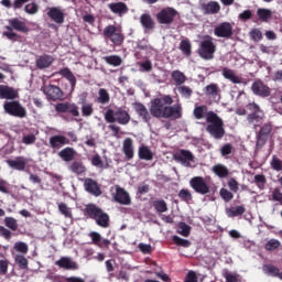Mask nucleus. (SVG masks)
<instances>
[{
  "label": "nucleus",
  "mask_w": 282,
  "mask_h": 282,
  "mask_svg": "<svg viewBox=\"0 0 282 282\" xmlns=\"http://www.w3.org/2000/svg\"><path fill=\"white\" fill-rule=\"evenodd\" d=\"M171 95H163L150 101V116L153 118H165L166 120H180L183 116L182 104L173 105Z\"/></svg>",
  "instance_id": "f257e3e1"
},
{
  "label": "nucleus",
  "mask_w": 282,
  "mask_h": 282,
  "mask_svg": "<svg viewBox=\"0 0 282 282\" xmlns=\"http://www.w3.org/2000/svg\"><path fill=\"white\" fill-rule=\"evenodd\" d=\"M84 215L87 219H93L100 228H109L110 226L109 214L96 204H87L84 208Z\"/></svg>",
  "instance_id": "f03ea898"
},
{
  "label": "nucleus",
  "mask_w": 282,
  "mask_h": 282,
  "mask_svg": "<svg viewBox=\"0 0 282 282\" xmlns=\"http://www.w3.org/2000/svg\"><path fill=\"white\" fill-rule=\"evenodd\" d=\"M206 127L207 133L215 138V140H221L226 135V129H224V119L220 118L215 111L207 113Z\"/></svg>",
  "instance_id": "7ed1b4c3"
},
{
  "label": "nucleus",
  "mask_w": 282,
  "mask_h": 282,
  "mask_svg": "<svg viewBox=\"0 0 282 282\" xmlns=\"http://www.w3.org/2000/svg\"><path fill=\"white\" fill-rule=\"evenodd\" d=\"M106 43H111L112 47H122L124 43V33L113 24H109L102 32Z\"/></svg>",
  "instance_id": "20e7f679"
},
{
  "label": "nucleus",
  "mask_w": 282,
  "mask_h": 282,
  "mask_svg": "<svg viewBox=\"0 0 282 282\" xmlns=\"http://www.w3.org/2000/svg\"><path fill=\"white\" fill-rule=\"evenodd\" d=\"M4 28L7 29V31H4L2 35L6 36V39H8L9 41H14V39H19V35L15 32H22V34H28V32H30V28H28V24L21 21L19 18L10 19L9 25Z\"/></svg>",
  "instance_id": "39448f33"
},
{
  "label": "nucleus",
  "mask_w": 282,
  "mask_h": 282,
  "mask_svg": "<svg viewBox=\"0 0 282 282\" xmlns=\"http://www.w3.org/2000/svg\"><path fill=\"white\" fill-rule=\"evenodd\" d=\"M104 118L109 124L117 122L118 124L127 126L129 122H131V115H129V111L121 107L117 108L116 110L108 109L105 112Z\"/></svg>",
  "instance_id": "423d86ee"
},
{
  "label": "nucleus",
  "mask_w": 282,
  "mask_h": 282,
  "mask_svg": "<svg viewBox=\"0 0 282 282\" xmlns=\"http://www.w3.org/2000/svg\"><path fill=\"white\" fill-rule=\"evenodd\" d=\"M247 109L250 111V113L247 116V122L257 131V128L263 124V120H265V113L256 102L249 104Z\"/></svg>",
  "instance_id": "0eeeda50"
},
{
  "label": "nucleus",
  "mask_w": 282,
  "mask_h": 282,
  "mask_svg": "<svg viewBox=\"0 0 282 282\" xmlns=\"http://www.w3.org/2000/svg\"><path fill=\"white\" fill-rule=\"evenodd\" d=\"M215 52H217V46L213 42V37L208 36L207 40L200 42L198 48V56L204 58V61H213L215 58Z\"/></svg>",
  "instance_id": "6e6552de"
},
{
  "label": "nucleus",
  "mask_w": 282,
  "mask_h": 282,
  "mask_svg": "<svg viewBox=\"0 0 282 282\" xmlns=\"http://www.w3.org/2000/svg\"><path fill=\"white\" fill-rule=\"evenodd\" d=\"M11 100L12 101H7L3 105L6 113L13 116L14 118H25L28 116V110H25V107H23L19 100Z\"/></svg>",
  "instance_id": "1a4fd4ad"
},
{
  "label": "nucleus",
  "mask_w": 282,
  "mask_h": 282,
  "mask_svg": "<svg viewBox=\"0 0 282 282\" xmlns=\"http://www.w3.org/2000/svg\"><path fill=\"white\" fill-rule=\"evenodd\" d=\"M54 109L56 113L59 116L63 113H69V116H73V118H79L80 117V111L78 110V105L69 101H63V102H57L54 106Z\"/></svg>",
  "instance_id": "9d476101"
},
{
  "label": "nucleus",
  "mask_w": 282,
  "mask_h": 282,
  "mask_svg": "<svg viewBox=\"0 0 282 282\" xmlns=\"http://www.w3.org/2000/svg\"><path fill=\"white\" fill-rule=\"evenodd\" d=\"M177 10L173 7L163 8L159 13H156V21L161 25H171L177 17Z\"/></svg>",
  "instance_id": "9b49d317"
},
{
  "label": "nucleus",
  "mask_w": 282,
  "mask_h": 282,
  "mask_svg": "<svg viewBox=\"0 0 282 282\" xmlns=\"http://www.w3.org/2000/svg\"><path fill=\"white\" fill-rule=\"evenodd\" d=\"M189 186L198 193V195H208L210 193V185L206 182V178L202 176H194L189 180Z\"/></svg>",
  "instance_id": "f8f14e48"
},
{
  "label": "nucleus",
  "mask_w": 282,
  "mask_h": 282,
  "mask_svg": "<svg viewBox=\"0 0 282 282\" xmlns=\"http://www.w3.org/2000/svg\"><path fill=\"white\" fill-rule=\"evenodd\" d=\"M270 133H272V122L264 123L259 132L256 134V147L257 149H263L268 143V139L270 138Z\"/></svg>",
  "instance_id": "ddd939ff"
},
{
  "label": "nucleus",
  "mask_w": 282,
  "mask_h": 282,
  "mask_svg": "<svg viewBox=\"0 0 282 282\" xmlns=\"http://www.w3.org/2000/svg\"><path fill=\"white\" fill-rule=\"evenodd\" d=\"M214 34L218 39H232L235 32L232 31V24L230 22H223L215 26Z\"/></svg>",
  "instance_id": "4468645a"
},
{
  "label": "nucleus",
  "mask_w": 282,
  "mask_h": 282,
  "mask_svg": "<svg viewBox=\"0 0 282 282\" xmlns=\"http://www.w3.org/2000/svg\"><path fill=\"white\" fill-rule=\"evenodd\" d=\"M44 94L48 98V100H65V93L61 89V87L55 85H48L44 88Z\"/></svg>",
  "instance_id": "2eb2a0df"
},
{
  "label": "nucleus",
  "mask_w": 282,
  "mask_h": 282,
  "mask_svg": "<svg viewBox=\"0 0 282 282\" xmlns=\"http://www.w3.org/2000/svg\"><path fill=\"white\" fill-rule=\"evenodd\" d=\"M67 144H72V141L63 134H55L48 140V147L54 151H58L63 149V147H67Z\"/></svg>",
  "instance_id": "dca6fc26"
},
{
  "label": "nucleus",
  "mask_w": 282,
  "mask_h": 282,
  "mask_svg": "<svg viewBox=\"0 0 282 282\" xmlns=\"http://www.w3.org/2000/svg\"><path fill=\"white\" fill-rule=\"evenodd\" d=\"M251 90L254 96H260V98H268L270 94H272V90L268 87V85H264L261 79L253 82L251 85Z\"/></svg>",
  "instance_id": "f3484780"
},
{
  "label": "nucleus",
  "mask_w": 282,
  "mask_h": 282,
  "mask_svg": "<svg viewBox=\"0 0 282 282\" xmlns=\"http://www.w3.org/2000/svg\"><path fill=\"white\" fill-rule=\"evenodd\" d=\"M174 160H176V162H181V164L188 167L191 166V162L195 161V155H193V152H191L189 150L183 149L175 152Z\"/></svg>",
  "instance_id": "a211bd4d"
},
{
  "label": "nucleus",
  "mask_w": 282,
  "mask_h": 282,
  "mask_svg": "<svg viewBox=\"0 0 282 282\" xmlns=\"http://www.w3.org/2000/svg\"><path fill=\"white\" fill-rule=\"evenodd\" d=\"M113 199L117 204H121L122 206H131V196L129 195V192L120 186L116 187Z\"/></svg>",
  "instance_id": "6ab92c4d"
},
{
  "label": "nucleus",
  "mask_w": 282,
  "mask_h": 282,
  "mask_svg": "<svg viewBox=\"0 0 282 282\" xmlns=\"http://www.w3.org/2000/svg\"><path fill=\"white\" fill-rule=\"evenodd\" d=\"M47 17H50L54 23H57V25L65 23V12H63L59 7L48 8Z\"/></svg>",
  "instance_id": "aec40b11"
},
{
  "label": "nucleus",
  "mask_w": 282,
  "mask_h": 282,
  "mask_svg": "<svg viewBox=\"0 0 282 282\" xmlns=\"http://www.w3.org/2000/svg\"><path fill=\"white\" fill-rule=\"evenodd\" d=\"M19 90L13 87L0 85V100H17Z\"/></svg>",
  "instance_id": "412c9836"
},
{
  "label": "nucleus",
  "mask_w": 282,
  "mask_h": 282,
  "mask_svg": "<svg viewBox=\"0 0 282 282\" xmlns=\"http://www.w3.org/2000/svg\"><path fill=\"white\" fill-rule=\"evenodd\" d=\"M122 153L129 162L135 156V148L133 147V139L126 138L122 142Z\"/></svg>",
  "instance_id": "4be33fe9"
},
{
  "label": "nucleus",
  "mask_w": 282,
  "mask_h": 282,
  "mask_svg": "<svg viewBox=\"0 0 282 282\" xmlns=\"http://www.w3.org/2000/svg\"><path fill=\"white\" fill-rule=\"evenodd\" d=\"M85 191L94 195L95 197H100L102 195V191L94 178H86L84 182Z\"/></svg>",
  "instance_id": "5701e85b"
},
{
  "label": "nucleus",
  "mask_w": 282,
  "mask_h": 282,
  "mask_svg": "<svg viewBox=\"0 0 282 282\" xmlns=\"http://www.w3.org/2000/svg\"><path fill=\"white\" fill-rule=\"evenodd\" d=\"M29 160L25 156H17L15 159L7 160L8 166L13 169L14 171H25V166H28Z\"/></svg>",
  "instance_id": "b1692460"
},
{
  "label": "nucleus",
  "mask_w": 282,
  "mask_h": 282,
  "mask_svg": "<svg viewBox=\"0 0 282 282\" xmlns=\"http://www.w3.org/2000/svg\"><path fill=\"white\" fill-rule=\"evenodd\" d=\"M58 74L59 76H62V78H66V80H68L70 85L69 94H74L76 89V83H77L76 76H74V73H72L69 68L64 67L58 70Z\"/></svg>",
  "instance_id": "393cba45"
},
{
  "label": "nucleus",
  "mask_w": 282,
  "mask_h": 282,
  "mask_svg": "<svg viewBox=\"0 0 282 282\" xmlns=\"http://www.w3.org/2000/svg\"><path fill=\"white\" fill-rule=\"evenodd\" d=\"M55 265L63 270H78V263L69 257H62L59 260H56Z\"/></svg>",
  "instance_id": "a878e982"
},
{
  "label": "nucleus",
  "mask_w": 282,
  "mask_h": 282,
  "mask_svg": "<svg viewBox=\"0 0 282 282\" xmlns=\"http://www.w3.org/2000/svg\"><path fill=\"white\" fill-rule=\"evenodd\" d=\"M52 63H54V56L43 54L35 61V66L37 69H47V67H52Z\"/></svg>",
  "instance_id": "bb28decb"
},
{
  "label": "nucleus",
  "mask_w": 282,
  "mask_h": 282,
  "mask_svg": "<svg viewBox=\"0 0 282 282\" xmlns=\"http://www.w3.org/2000/svg\"><path fill=\"white\" fill-rule=\"evenodd\" d=\"M108 8L112 14H118V17H122L129 12V7L124 2H111L108 4Z\"/></svg>",
  "instance_id": "cd10ccee"
},
{
  "label": "nucleus",
  "mask_w": 282,
  "mask_h": 282,
  "mask_svg": "<svg viewBox=\"0 0 282 282\" xmlns=\"http://www.w3.org/2000/svg\"><path fill=\"white\" fill-rule=\"evenodd\" d=\"M200 10L204 14H219V10H221V6L217 1H209L208 3L200 4Z\"/></svg>",
  "instance_id": "c85d7f7f"
},
{
  "label": "nucleus",
  "mask_w": 282,
  "mask_h": 282,
  "mask_svg": "<svg viewBox=\"0 0 282 282\" xmlns=\"http://www.w3.org/2000/svg\"><path fill=\"white\" fill-rule=\"evenodd\" d=\"M57 155L61 158V160H63V162H73V160L76 158V150L74 148L66 147L62 149Z\"/></svg>",
  "instance_id": "c756f323"
},
{
  "label": "nucleus",
  "mask_w": 282,
  "mask_h": 282,
  "mask_svg": "<svg viewBox=\"0 0 282 282\" xmlns=\"http://www.w3.org/2000/svg\"><path fill=\"white\" fill-rule=\"evenodd\" d=\"M134 111L138 113L139 118H142L143 122L149 124L151 122V115L149 113V109L144 104H135Z\"/></svg>",
  "instance_id": "7c9ffc66"
},
{
  "label": "nucleus",
  "mask_w": 282,
  "mask_h": 282,
  "mask_svg": "<svg viewBox=\"0 0 282 282\" xmlns=\"http://www.w3.org/2000/svg\"><path fill=\"white\" fill-rule=\"evenodd\" d=\"M223 76L224 78H226V80H230V83H234V85H241V77L237 76V73H235L234 69L224 67Z\"/></svg>",
  "instance_id": "2f4dec72"
},
{
  "label": "nucleus",
  "mask_w": 282,
  "mask_h": 282,
  "mask_svg": "<svg viewBox=\"0 0 282 282\" xmlns=\"http://www.w3.org/2000/svg\"><path fill=\"white\" fill-rule=\"evenodd\" d=\"M68 171H70V173H74L75 175H83V173H87V167L85 166L83 161H74L68 166Z\"/></svg>",
  "instance_id": "473e14b6"
},
{
  "label": "nucleus",
  "mask_w": 282,
  "mask_h": 282,
  "mask_svg": "<svg viewBox=\"0 0 282 282\" xmlns=\"http://www.w3.org/2000/svg\"><path fill=\"white\" fill-rule=\"evenodd\" d=\"M138 155L139 160H144L145 162H151V160H153V151H151L148 145L139 147Z\"/></svg>",
  "instance_id": "72a5a7b5"
},
{
  "label": "nucleus",
  "mask_w": 282,
  "mask_h": 282,
  "mask_svg": "<svg viewBox=\"0 0 282 282\" xmlns=\"http://www.w3.org/2000/svg\"><path fill=\"white\" fill-rule=\"evenodd\" d=\"M208 107L206 105L196 106L193 110V116L196 120H204L208 118Z\"/></svg>",
  "instance_id": "f704fd0d"
},
{
  "label": "nucleus",
  "mask_w": 282,
  "mask_h": 282,
  "mask_svg": "<svg viewBox=\"0 0 282 282\" xmlns=\"http://www.w3.org/2000/svg\"><path fill=\"white\" fill-rule=\"evenodd\" d=\"M140 23L145 30H153V28H155V21H153V18L148 13H143L140 17Z\"/></svg>",
  "instance_id": "c9c22d12"
},
{
  "label": "nucleus",
  "mask_w": 282,
  "mask_h": 282,
  "mask_svg": "<svg viewBox=\"0 0 282 282\" xmlns=\"http://www.w3.org/2000/svg\"><path fill=\"white\" fill-rule=\"evenodd\" d=\"M221 94V89H219V85L217 84H209L205 87V96L209 98H217Z\"/></svg>",
  "instance_id": "e433bc0d"
},
{
  "label": "nucleus",
  "mask_w": 282,
  "mask_h": 282,
  "mask_svg": "<svg viewBox=\"0 0 282 282\" xmlns=\"http://www.w3.org/2000/svg\"><path fill=\"white\" fill-rule=\"evenodd\" d=\"M246 213V207L243 205L227 208L226 215L227 217L234 218V217H241Z\"/></svg>",
  "instance_id": "4c0bfd02"
},
{
  "label": "nucleus",
  "mask_w": 282,
  "mask_h": 282,
  "mask_svg": "<svg viewBox=\"0 0 282 282\" xmlns=\"http://www.w3.org/2000/svg\"><path fill=\"white\" fill-rule=\"evenodd\" d=\"M213 172L215 173V175H217L218 177H228V175H230V170H228V167L224 164H216L213 166Z\"/></svg>",
  "instance_id": "58836bf2"
},
{
  "label": "nucleus",
  "mask_w": 282,
  "mask_h": 282,
  "mask_svg": "<svg viewBox=\"0 0 282 282\" xmlns=\"http://www.w3.org/2000/svg\"><path fill=\"white\" fill-rule=\"evenodd\" d=\"M82 116L83 118H90V116H94V104L87 102V99L82 101Z\"/></svg>",
  "instance_id": "ea45409f"
},
{
  "label": "nucleus",
  "mask_w": 282,
  "mask_h": 282,
  "mask_svg": "<svg viewBox=\"0 0 282 282\" xmlns=\"http://www.w3.org/2000/svg\"><path fill=\"white\" fill-rule=\"evenodd\" d=\"M257 17L263 23H268V21H270V19H272V10L260 8L257 10Z\"/></svg>",
  "instance_id": "a19ab883"
},
{
  "label": "nucleus",
  "mask_w": 282,
  "mask_h": 282,
  "mask_svg": "<svg viewBox=\"0 0 282 282\" xmlns=\"http://www.w3.org/2000/svg\"><path fill=\"white\" fill-rule=\"evenodd\" d=\"M107 65H112V67H120L122 65V57L120 55H109L104 57Z\"/></svg>",
  "instance_id": "79ce46f5"
},
{
  "label": "nucleus",
  "mask_w": 282,
  "mask_h": 282,
  "mask_svg": "<svg viewBox=\"0 0 282 282\" xmlns=\"http://www.w3.org/2000/svg\"><path fill=\"white\" fill-rule=\"evenodd\" d=\"M172 79L174 80L176 86H182L186 83V75H184L182 70H173Z\"/></svg>",
  "instance_id": "37998d69"
},
{
  "label": "nucleus",
  "mask_w": 282,
  "mask_h": 282,
  "mask_svg": "<svg viewBox=\"0 0 282 282\" xmlns=\"http://www.w3.org/2000/svg\"><path fill=\"white\" fill-rule=\"evenodd\" d=\"M279 271L280 269L278 267H274L273 264H264L262 267V272H264L267 276H273L278 279Z\"/></svg>",
  "instance_id": "c03bdc74"
},
{
  "label": "nucleus",
  "mask_w": 282,
  "mask_h": 282,
  "mask_svg": "<svg viewBox=\"0 0 282 282\" xmlns=\"http://www.w3.org/2000/svg\"><path fill=\"white\" fill-rule=\"evenodd\" d=\"M109 100H111V97L109 96V91L105 88H100L98 91V98L97 102L99 105H108Z\"/></svg>",
  "instance_id": "a18cd8bd"
},
{
  "label": "nucleus",
  "mask_w": 282,
  "mask_h": 282,
  "mask_svg": "<svg viewBox=\"0 0 282 282\" xmlns=\"http://www.w3.org/2000/svg\"><path fill=\"white\" fill-rule=\"evenodd\" d=\"M253 182L260 191H265V184H268V178H265V175L263 174H257L253 177Z\"/></svg>",
  "instance_id": "49530a36"
},
{
  "label": "nucleus",
  "mask_w": 282,
  "mask_h": 282,
  "mask_svg": "<svg viewBox=\"0 0 282 282\" xmlns=\"http://www.w3.org/2000/svg\"><path fill=\"white\" fill-rule=\"evenodd\" d=\"M281 248V241L272 238L264 245V250L268 252H274V250H279Z\"/></svg>",
  "instance_id": "de8ad7c7"
},
{
  "label": "nucleus",
  "mask_w": 282,
  "mask_h": 282,
  "mask_svg": "<svg viewBox=\"0 0 282 282\" xmlns=\"http://www.w3.org/2000/svg\"><path fill=\"white\" fill-rule=\"evenodd\" d=\"M178 197L181 202H185V204H191V202H193V194H191V191L188 189H181L178 192Z\"/></svg>",
  "instance_id": "09e8293b"
},
{
  "label": "nucleus",
  "mask_w": 282,
  "mask_h": 282,
  "mask_svg": "<svg viewBox=\"0 0 282 282\" xmlns=\"http://www.w3.org/2000/svg\"><path fill=\"white\" fill-rule=\"evenodd\" d=\"M180 50H181V52H183V54L185 55V56H191V54H192V45H191V41H188V40H183V41H181V43H180Z\"/></svg>",
  "instance_id": "8fccbe9b"
},
{
  "label": "nucleus",
  "mask_w": 282,
  "mask_h": 282,
  "mask_svg": "<svg viewBox=\"0 0 282 282\" xmlns=\"http://www.w3.org/2000/svg\"><path fill=\"white\" fill-rule=\"evenodd\" d=\"M58 210H59L61 215H64L66 217V219H72V217H73L72 208H69V206H67V204L59 203Z\"/></svg>",
  "instance_id": "3c124183"
},
{
  "label": "nucleus",
  "mask_w": 282,
  "mask_h": 282,
  "mask_svg": "<svg viewBox=\"0 0 282 282\" xmlns=\"http://www.w3.org/2000/svg\"><path fill=\"white\" fill-rule=\"evenodd\" d=\"M270 166L273 171H276V173L282 171V160L279 159V156L273 155L270 161Z\"/></svg>",
  "instance_id": "603ef678"
},
{
  "label": "nucleus",
  "mask_w": 282,
  "mask_h": 282,
  "mask_svg": "<svg viewBox=\"0 0 282 282\" xmlns=\"http://www.w3.org/2000/svg\"><path fill=\"white\" fill-rule=\"evenodd\" d=\"M153 207L155 208L156 213H166V210H169V206L164 199L154 200Z\"/></svg>",
  "instance_id": "864d4df0"
},
{
  "label": "nucleus",
  "mask_w": 282,
  "mask_h": 282,
  "mask_svg": "<svg viewBox=\"0 0 282 282\" xmlns=\"http://www.w3.org/2000/svg\"><path fill=\"white\" fill-rule=\"evenodd\" d=\"M15 252H21V254H28V251L30 248L28 247V243L18 241L13 246Z\"/></svg>",
  "instance_id": "5fc2aeb1"
},
{
  "label": "nucleus",
  "mask_w": 282,
  "mask_h": 282,
  "mask_svg": "<svg viewBox=\"0 0 282 282\" xmlns=\"http://www.w3.org/2000/svg\"><path fill=\"white\" fill-rule=\"evenodd\" d=\"M172 241L181 248H191V240L180 238V236H173Z\"/></svg>",
  "instance_id": "6e6d98bb"
},
{
  "label": "nucleus",
  "mask_w": 282,
  "mask_h": 282,
  "mask_svg": "<svg viewBox=\"0 0 282 282\" xmlns=\"http://www.w3.org/2000/svg\"><path fill=\"white\" fill-rule=\"evenodd\" d=\"M4 225L7 226V228L13 231L19 229V223L12 217H6Z\"/></svg>",
  "instance_id": "4d7b16f0"
},
{
  "label": "nucleus",
  "mask_w": 282,
  "mask_h": 282,
  "mask_svg": "<svg viewBox=\"0 0 282 282\" xmlns=\"http://www.w3.org/2000/svg\"><path fill=\"white\" fill-rule=\"evenodd\" d=\"M88 236L90 237L95 246H98V248H102V245L100 243V241H102V236H100L98 231H91Z\"/></svg>",
  "instance_id": "13d9d810"
},
{
  "label": "nucleus",
  "mask_w": 282,
  "mask_h": 282,
  "mask_svg": "<svg viewBox=\"0 0 282 282\" xmlns=\"http://www.w3.org/2000/svg\"><path fill=\"white\" fill-rule=\"evenodd\" d=\"M15 263H18L21 270H28V258L24 256L18 254L15 256Z\"/></svg>",
  "instance_id": "bf43d9fd"
},
{
  "label": "nucleus",
  "mask_w": 282,
  "mask_h": 282,
  "mask_svg": "<svg viewBox=\"0 0 282 282\" xmlns=\"http://www.w3.org/2000/svg\"><path fill=\"white\" fill-rule=\"evenodd\" d=\"M178 235H182V237H188V235H191V226L186 223H181L178 225Z\"/></svg>",
  "instance_id": "052dcab7"
},
{
  "label": "nucleus",
  "mask_w": 282,
  "mask_h": 282,
  "mask_svg": "<svg viewBox=\"0 0 282 282\" xmlns=\"http://www.w3.org/2000/svg\"><path fill=\"white\" fill-rule=\"evenodd\" d=\"M235 148L230 143H226L220 148V155L227 158V155L232 154Z\"/></svg>",
  "instance_id": "680f3d73"
},
{
  "label": "nucleus",
  "mask_w": 282,
  "mask_h": 282,
  "mask_svg": "<svg viewBox=\"0 0 282 282\" xmlns=\"http://www.w3.org/2000/svg\"><path fill=\"white\" fill-rule=\"evenodd\" d=\"M26 14H36L39 12V4L31 2L24 7Z\"/></svg>",
  "instance_id": "e2e57ef3"
},
{
  "label": "nucleus",
  "mask_w": 282,
  "mask_h": 282,
  "mask_svg": "<svg viewBox=\"0 0 282 282\" xmlns=\"http://www.w3.org/2000/svg\"><path fill=\"white\" fill-rule=\"evenodd\" d=\"M220 197L224 199V202H231L234 199L235 195L232 192L228 191L227 188L220 189Z\"/></svg>",
  "instance_id": "0e129e2a"
},
{
  "label": "nucleus",
  "mask_w": 282,
  "mask_h": 282,
  "mask_svg": "<svg viewBox=\"0 0 282 282\" xmlns=\"http://www.w3.org/2000/svg\"><path fill=\"white\" fill-rule=\"evenodd\" d=\"M178 93L181 96H183V98H191V96H193V89H191L188 86H180Z\"/></svg>",
  "instance_id": "69168bd1"
},
{
  "label": "nucleus",
  "mask_w": 282,
  "mask_h": 282,
  "mask_svg": "<svg viewBox=\"0 0 282 282\" xmlns=\"http://www.w3.org/2000/svg\"><path fill=\"white\" fill-rule=\"evenodd\" d=\"M249 36L252 39V41H261L263 39V33L259 29H252Z\"/></svg>",
  "instance_id": "338daca9"
},
{
  "label": "nucleus",
  "mask_w": 282,
  "mask_h": 282,
  "mask_svg": "<svg viewBox=\"0 0 282 282\" xmlns=\"http://www.w3.org/2000/svg\"><path fill=\"white\" fill-rule=\"evenodd\" d=\"M228 187L232 193H239V182L236 178L231 177L228 181Z\"/></svg>",
  "instance_id": "774afa93"
}]
</instances>
